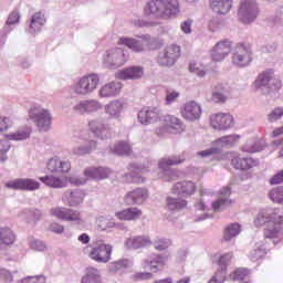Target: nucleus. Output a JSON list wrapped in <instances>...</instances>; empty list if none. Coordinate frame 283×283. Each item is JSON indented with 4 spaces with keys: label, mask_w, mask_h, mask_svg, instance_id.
Masks as SVG:
<instances>
[{
    "label": "nucleus",
    "mask_w": 283,
    "mask_h": 283,
    "mask_svg": "<svg viewBox=\"0 0 283 283\" xmlns=\"http://www.w3.org/2000/svg\"><path fill=\"white\" fill-rule=\"evenodd\" d=\"M178 59H180V46L170 44L159 53L157 63L163 67H171Z\"/></svg>",
    "instance_id": "nucleus-17"
},
{
    "label": "nucleus",
    "mask_w": 283,
    "mask_h": 283,
    "mask_svg": "<svg viewBox=\"0 0 283 283\" xmlns=\"http://www.w3.org/2000/svg\"><path fill=\"white\" fill-rule=\"evenodd\" d=\"M4 187L13 191H36L41 187V184L35 179L17 178L7 181Z\"/></svg>",
    "instance_id": "nucleus-18"
},
{
    "label": "nucleus",
    "mask_w": 283,
    "mask_h": 283,
    "mask_svg": "<svg viewBox=\"0 0 283 283\" xmlns=\"http://www.w3.org/2000/svg\"><path fill=\"white\" fill-rule=\"evenodd\" d=\"M29 247L30 249H32V251H48V245L45 244V242L39 239H31L29 242Z\"/></svg>",
    "instance_id": "nucleus-59"
},
{
    "label": "nucleus",
    "mask_w": 283,
    "mask_h": 283,
    "mask_svg": "<svg viewBox=\"0 0 283 283\" xmlns=\"http://www.w3.org/2000/svg\"><path fill=\"white\" fill-rule=\"evenodd\" d=\"M167 262H169V252L151 254L142 261V265L143 269L149 268L153 273H158V271H163Z\"/></svg>",
    "instance_id": "nucleus-19"
},
{
    "label": "nucleus",
    "mask_w": 283,
    "mask_h": 283,
    "mask_svg": "<svg viewBox=\"0 0 283 283\" xmlns=\"http://www.w3.org/2000/svg\"><path fill=\"white\" fill-rule=\"evenodd\" d=\"M113 249L114 248L112 244L99 241L92 248L88 256L91 260H94V262H98L99 264H107V262L112 260Z\"/></svg>",
    "instance_id": "nucleus-16"
},
{
    "label": "nucleus",
    "mask_w": 283,
    "mask_h": 283,
    "mask_svg": "<svg viewBox=\"0 0 283 283\" xmlns=\"http://www.w3.org/2000/svg\"><path fill=\"white\" fill-rule=\"evenodd\" d=\"M163 127L156 129L157 136L166 134H180L182 132V122L174 115H161Z\"/></svg>",
    "instance_id": "nucleus-15"
},
{
    "label": "nucleus",
    "mask_w": 283,
    "mask_h": 283,
    "mask_svg": "<svg viewBox=\"0 0 283 283\" xmlns=\"http://www.w3.org/2000/svg\"><path fill=\"white\" fill-rule=\"evenodd\" d=\"M151 168V161L147 164H132L128 174L124 175L125 182H135V185H143L145 182L144 174H148Z\"/></svg>",
    "instance_id": "nucleus-14"
},
{
    "label": "nucleus",
    "mask_w": 283,
    "mask_h": 283,
    "mask_svg": "<svg viewBox=\"0 0 283 283\" xmlns=\"http://www.w3.org/2000/svg\"><path fill=\"white\" fill-rule=\"evenodd\" d=\"M180 114L185 120H189L190 123L200 120L202 106L196 101L186 102L180 108Z\"/></svg>",
    "instance_id": "nucleus-23"
},
{
    "label": "nucleus",
    "mask_w": 283,
    "mask_h": 283,
    "mask_svg": "<svg viewBox=\"0 0 283 283\" xmlns=\"http://www.w3.org/2000/svg\"><path fill=\"white\" fill-rule=\"evenodd\" d=\"M269 198L276 205H283V186L272 189L269 192Z\"/></svg>",
    "instance_id": "nucleus-53"
},
{
    "label": "nucleus",
    "mask_w": 283,
    "mask_h": 283,
    "mask_svg": "<svg viewBox=\"0 0 283 283\" xmlns=\"http://www.w3.org/2000/svg\"><path fill=\"white\" fill-rule=\"evenodd\" d=\"M180 98V92L174 90L166 91L165 105H174Z\"/></svg>",
    "instance_id": "nucleus-58"
},
{
    "label": "nucleus",
    "mask_w": 283,
    "mask_h": 283,
    "mask_svg": "<svg viewBox=\"0 0 283 283\" xmlns=\"http://www.w3.org/2000/svg\"><path fill=\"white\" fill-rule=\"evenodd\" d=\"M189 71L192 72V74H197V76H200L201 78L207 74V71H205V67L196 63H190Z\"/></svg>",
    "instance_id": "nucleus-63"
},
{
    "label": "nucleus",
    "mask_w": 283,
    "mask_h": 283,
    "mask_svg": "<svg viewBox=\"0 0 283 283\" xmlns=\"http://www.w3.org/2000/svg\"><path fill=\"white\" fill-rule=\"evenodd\" d=\"M253 61V52L249 44H237L232 52V64L235 67H249Z\"/></svg>",
    "instance_id": "nucleus-11"
},
{
    "label": "nucleus",
    "mask_w": 283,
    "mask_h": 283,
    "mask_svg": "<svg viewBox=\"0 0 283 283\" xmlns=\"http://www.w3.org/2000/svg\"><path fill=\"white\" fill-rule=\"evenodd\" d=\"M254 90L259 94H263V96H271V94L282 90V80L275 75L273 70H266L259 74L254 81Z\"/></svg>",
    "instance_id": "nucleus-5"
},
{
    "label": "nucleus",
    "mask_w": 283,
    "mask_h": 283,
    "mask_svg": "<svg viewBox=\"0 0 283 283\" xmlns=\"http://www.w3.org/2000/svg\"><path fill=\"white\" fill-rule=\"evenodd\" d=\"M163 0H150L144 7V14L148 19H163Z\"/></svg>",
    "instance_id": "nucleus-33"
},
{
    "label": "nucleus",
    "mask_w": 283,
    "mask_h": 283,
    "mask_svg": "<svg viewBox=\"0 0 283 283\" xmlns=\"http://www.w3.org/2000/svg\"><path fill=\"white\" fill-rule=\"evenodd\" d=\"M85 200V192L81 189L66 190L62 196V202L67 207H78Z\"/></svg>",
    "instance_id": "nucleus-32"
},
{
    "label": "nucleus",
    "mask_w": 283,
    "mask_h": 283,
    "mask_svg": "<svg viewBox=\"0 0 283 283\" xmlns=\"http://www.w3.org/2000/svg\"><path fill=\"white\" fill-rule=\"evenodd\" d=\"M283 116V107L279 106L272 109L268 115H266V120L269 123H277V120L282 119Z\"/></svg>",
    "instance_id": "nucleus-56"
},
{
    "label": "nucleus",
    "mask_w": 283,
    "mask_h": 283,
    "mask_svg": "<svg viewBox=\"0 0 283 283\" xmlns=\"http://www.w3.org/2000/svg\"><path fill=\"white\" fill-rule=\"evenodd\" d=\"M149 200V191L147 188H136L126 193L124 201L128 206H140L145 205Z\"/></svg>",
    "instance_id": "nucleus-26"
},
{
    "label": "nucleus",
    "mask_w": 283,
    "mask_h": 283,
    "mask_svg": "<svg viewBox=\"0 0 283 283\" xmlns=\"http://www.w3.org/2000/svg\"><path fill=\"white\" fill-rule=\"evenodd\" d=\"M102 61L105 67H111L112 70H116L118 67H123L127 61H129V54L125 52V50L120 48H114L107 50L103 56Z\"/></svg>",
    "instance_id": "nucleus-10"
},
{
    "label": "nucleus",
    "mask_w": 283,
    "mask_h": 283,
    "mask_svg": "<svg viewBox=\"0 0 283 283\" xmlns=\"http://www.w3.org/2000/svg\"><path fill=\"white\" fill-rule=\"evenodd\" d=\"M101 85V77L96 73H87L75 80L71 85V91L75 96H90L98 90Z\"/></svg>",
    "instance_id": "nucleus-7"
},
{
    "label": "nucleus",
    "mask_w": 283,
    "mask_h": 283,
    "mask_svg": "<svg viewBox=\"0 0 283 283\" xmlns=\"http://www.w3.org/2000/svg\"><path fill=\"white\" fill-rule=\"evenodd\" d=\"M233 0H210V8L216 14H229Z\"/></svg>",
    "instance_id": "nucleus-39"
},
{
    "label": "nucleus",
    "mask_w": 283,
    "mask_h": 283,
    "mask_svg": "<svg viewBox=\"0 0 283 283\" xmlns=\"http://www.w3.org/2000/svg\"><path fill=\"white\" fill-rule=\"evenodd\" d=\"M46 23V19H45V14H43L42 12H35L30 21L29 24V33L30 34H39V32H41L43 25H45Z\"/></svg>",
    "instance_id": "nucleus-37"
},
{
    "label": "nucleus",
    "mask_w": 283,
    "mask_h": 283,
    "mask_svg": "<svg viewBox=\"0 0 283 283\" xmlns=\"http://www.w3.org/2000/svg\"><path fill=\"white\" fill-rule=\"evenodd\" d=\"M46 169L51 174H67L72 169V164L67 159L52 157L46 163Z\"/></svg>",
    "instance_id": "nucleus-30"
},
{
    "label": "nucleus",
    "mask_w": 283,
    "mask_h": 283,
    "mask_svg": "<svg viewBox=\"0 0 283 283\" xmlns=\"http://www.w3.org/2000/svg\"><path fill=\"white\" fill-rule=\"evenodd\" d=\"M210 124L213 129L224 132L233 127V116L229 113H217L210 116Z\"/></svg>",
    "instance_id": "nucleus-24"
},
{
    "label": "nucleus",
    "mask_w": 283,
    "mask_h": 283,
    "mask_svg": "<svg viewBox=\"0 0 283 283\" xmlns=\"http://www.w3.org/2000/svg\"><path fill=\"white\" fill-rule=\"evenodd\" d=\"M20 283H45V276H28Z\"/></svg>",
    "instance_id": "nucleus-64"
},
{
    "label": "nucleus",
    "mask_w": 283,
    "mask_h": 283,
    "mask_svg": "<svg viewBox=\"0 0 283 283\" xmlns=\"http://www.w3.org/2000/svg\"><path fill=\"white\" fill-rule=\"evenodd\" d=\"M264 255H266V247L262 245V243H258L255 249L250 252L249 258L251 262H258V260H262Z\"/></svg>",
    "instance_id": "nucleus-50"
},
{
    "label": "nucleus",
    "mask_w": 283,
    "mask_h": 283,
    "mask_svg": "<svg viewBox=\"0 0 283 283\" xmlns=\"http://www.w3.org/2000/svg\"><path fill=\"white\" fill-rule=\"evenodd\" d=\"M227 156H230L232 167L239 169V171H249V169H253V167H258L260 165L258 159L244 157L239 153H227Z\"/></svg>",
    "instance_id": "nucleus-20"
},
{
    "label": "nucleus",
    "mask_w": 283,
    "mask_h": 283,
    "mask_svg": "<svg viewBox=\"0 0 283 283\" xmlns=\"http://www.w3.org/2000/svg\"><path fill=\"white\" fill-rule=\"evenodd\" d=\"M134 263L129 259H120L108 265L111 273H124L125 269H130Z\"/></svg>",
    "instance_id": "nucleus-49"
},
{
    "label": "nucleus",
    "mask_w": 283,
    "mask_h": 283,
    "mask_svg": "<svg viewBox=\"0 0 283 283\" xmlns=\"http://www.w3.org/2000/svg\"><path fill=\"white\" fill-rule=\"evenodd\" d=\"M39 180H41V182H43V185L46 187H51V189H65V187H67V179L64 177L49 175L45 177H40Z\"/></svg>",
    "instance_id": "nucleus-36"
},
{
    "label": "nucleus",
    "mask_w": 283,
    "mask_h": 283,
    "mask_svg": "<svg viewBox=\"0 0 283 283\" xmlns=\"http://www.w3.org/2000/svg\"><path fill=\"white\" fill-rule=\"evenodd\" d=\"M240 138L241 136L238 134L222 136L212 143L211 148L198 151L197 156H200V158H209V156H216L220 154L222 149H231L235 147L237 144L240 143Z\"/></svg>",
    "instance_id": "nucleus-8"
},
{
    "label": "nucleus",
    "mask_w": 283,
    "mask_h": 283,
    "mask_svg": "<svg viewBox=\"0 0 283 283\" xmlns=\"http://www.w3.org/2000/svg\"><path fill=\"white\" fill-rule=\"evenodd\" d=\"M102 109L103 103L96 98L81 99L73 105V112L78 116H92Z\"/></svg>",
    "instance_id": "nucleus-13"
},
{
    "label": "nucleus",
    "mask_w": 283,
    "mask_h": 283,
    "mask_svg": "<svg viewBox=\"0 0 283 283\" xmlns=\"http://www.w3.org/2000/svg\"><path fill=\"white\" fill-rule=\"evenodd\" d=\"M11 147L10 139H0V163L8 160V151H10Z\"/></svg>",
    "instance_id": "nucleus-52"
},
{
    "label": "nucleus",
    "mask_w": 283,
    "mask_h": 283,
    "mask_svg": "<svg viewBox=\"0 0 283 283\" xmlns=\"http://www.w3.org/2000/svg\"><path fill=\"white\" fill-rule=\"evenodd\" d=\"M260 14V8L255 0H242L239 7V19L242 23H253Z\"/></svg>",
    "instance_id": "nucleus-12"
},
{
    "label": "nucleus",
    "mask_w": 283,
    "mask_h": 283,
    "mask_svg": "<svg viewBox=\"0 0 283 283\" xmlns=\"http://www.w3.org/2000/svg\"><path fill=\"white\" fill-rule=\"evenodd\" d=\"M242 233V226L240 223H230L224 228L223 240L224 242H231L233 238H238Z\"/></svg>",
    "instance_id": "nucleus-47"
},
{
    "label": "nucleus",
    "mask_w": 283,
    "mask_h": 283,
    "mask_svg": "<svg viewBox=\"0 0 283 283\" xmlns=\"http://www.w3.org/2000/svg\"><path fill=\"white\" fill-rule=\"evenodd\" d=\"M32 136V126H22L13 133H9L6 138L8 140H28Z\"/></svg>",
    "instance_id": "nucleus-44"
},
{
    "label": "nucleus",
    "mask_w": 283,
    "mask_h": 283,
    "mask_svg": "<svg viewBox=\"0 0 283 283\" xmlns=\"http://www.w3.org/2000/svg\"><path fill=\"white\" fill-rule=\"evenodd\" d=\"M144 74L145 69H143V66H128L117 71L115 73V78H118L119 81H138V78H143Z\"/></svg>",
    "instance_id": "nucleus-29"
},
{
    "label": "nucleus",
    "mask_w": 283,
    "mask_h": 283,
    "mask_svg": "<svg viewBox=\"0 0 283 283\" xmlns=\"http://www.w3.org/2000/svg\"><path fill=\"white\" fill-rule=\"evenodd\" d=\"M231 98V88L222 84H218L212 91L211 101L218 105H224Z\"/></svg>",
    "instance_id": "nucleus-35"
},
{
    "label": "nucleus",
    "mask_w": 283,
    "mask_h": 283,
    "mask_svg": "<svg viewBox=\"0 0 283 283\" xmlns=\"http://www.w3.org/2000/svg\"><path fill=\"white\" fill-rule=\"evenodd\" d=\"M12 125H14L12 118L8 116H0V134L8 132V129H12Z\"/></svg>",
    "instance_id": "nucleus-60"
},
{
    "label": "nucleus",
    "mask_w": 283,
    "mask_h": 283,
    "mask_svg": "<svg viewBox=\"0 0 283 283\" xmlns=\"http://www.w3.org/2000/svg\"><path fill=\"white\" fill-rule=\"evenodd\" d=\"M96 140H90L87 145H77L74 146L72 149V155L73 156H87V154H92V151L96 150L97 147Z\"/></svg>",
    "instance_id": "nucleus-46"
},
{
    "label": "nucleus",
    "mask_w": 283,
    "mask_h": 283,
    "mask_svg": "<svg viewBox=\"0 0 283 283\" xmlns=\"http://www.w3.org/2000/svg\"><path fill=\"white\" fill-rule=\"evenodd\" d=\"M123 90V83L120 82H108L102 85L97 92L99 98H116Z\"/></svg>",
    "instance_id": "nucleus-31"
},
{
    "label": "nucleus",
    "mask_w": 283,
    "mask_h": 283,
    "mask_svg": "<svg viewBox=\"0 0 283 283\" xmlns=\"http://www.w3.org/2000/svg\"><path fill=\"white\" fill-rule=\"evenodd\" d=\"M171 191L174 196L179 197L167 198L166 202L168 211H182V209L187 208V200L184 198L196 193V184L193 181H180L174 185Z\"/></svg>",
    "instance_id": "nucleus-3"
},
{
    "label": "nucleus",
    "mask_w": 283,
    "mask_h": 283,
    "mask_svg": "<svg viewBox=\"0 0 283 283\" xmlns=\"http://www.w3.org/2000/svg\"><path fill=\"white\" fill-rule=\"evenodd\" d=\"M88 128L101 140H107L112 136V127L103 119H93L88 122Z\"/></svg>",
    "instance_id": "nucleus-25"
},
{
    "label": "nucleus",
    "mask_w": 283,
    "mask_h": 283,
    "mask_svg": "<svg viewBox=\"0 0 283 283\" xmlns=\"http://www.w3.org/2000/svg\"><path fill=\"white\" fill-rule=\"evenodd\" d=\"M231 188L223 187L219 195L213 193L209 189L201 190V199L196 205L199 211H206L207 207H211L212 211H224L227 207L231 206Z\"/></svg>",
    "instance_id": "nucleus-2"
},
{
    "label": "nucleus",
    "mask_w": 283,
    "mask_h": 283,
    "mask_svg": "<svg viewBox=\"0 0 283 283\" xmlns=\"http://www.w3.org/2000/svg\"><path fill=\"white\" fill-rule=\"evenodd\" d=\"M224 280H227V269L222 268L214 273L208 283H224Z\"/></svg>",
    "instance_id": "nucleus-61"
},
{
    "label": "nucleus",
    "mask_w": 283,
    "mask_h": 283,
    "mask_svg": "<svg viewBox=\"0 0 283 283\" xmlns=\"http://www.w3.org/2000/svg\"><path fill=\"white\" fill-rule=\"evenodd\" d=\"M49 213L52 218L64 220L65 222H81V212L78 210L65 207H54L50 209Z\"/></svg>",
    "instance_id": "nucleus-21"
},
{
    "label": "nucleus",
    "mask_w": 283,
    "mask_h": 283,
    "mask_svg": "<svg viewBox=\"0 0 283 283\" xmlns=\"http://www.w3.org/2000/svg\"><path fill=\"white\" fill-rule=\"evenodd\" d=\"M28 119L34 123L39 132H50L54 117L52 116V111L39 103H34L28 109Z\"/></svg>",
    "instance_id": "nucleus-6"
},
{
    "label": "nucleus",
    "mask_w": 283,
    "mask_h": 283,
    "mask_svg": "<svg viewBox=\"0 0 283 283\" xmlns=\"http://www.w3.org/2000/svg\"><path fill=\"white\" fill-rule=\"evenodd\" d=\"M231 260H233V253L229 252L226 254H222L219 258V271H221L222 269H226V275H227V266H229V264H231Z\"/></svg>",
    "instance_id": "nucleus-62"
},
{
    "label": "nucleus",
    "mask_w": 283,
    "mask_h": 283,
    "mask_svg": "<svg viewBox=\"0 0 283 283\" xmlns=\"http://www.w3.org/2000/svg\"><path fill=\"white\" fill-rule=\"evenodd\" d=\"M151 244L156 251H165V249L171 247V241L165 238H157Z\"/></svg>",
    "instance_id": "nucleus-57"
},
{
    "label": "nucleus",
    "mask_w": 283,
    "mask_h": 283,
    "mask_svg": "<svg viewBox=\"0 0 283 283\" xmlns=\"http://www.w3.org/2000/svg\"><path fill=\"white\" fill-rule=\"evenodd\" d=\"M22 216H24V218H27L28 222H39V220H41V218H43V212H41V210H24L22 212Z\"/></svg>",
    "instance_id": "nucleus-54"
},
{
    "label": "nucleus",
    "mask_w": 283,
    "mask_h": 283,
    "mask_svg": "<svg viewBox=\"0 0 283 283\" xmlns=\"http://www.w3.org/2000/svg\"><path fill=\"white\" fill-rule=\"evenodd\" d=\"M264 149V144L260 139L250 138L242 146V151L247 154H256L258 151H262Z\"/></svg>",
    "instance_id": "nucleus-48"
},
{
    "label": "nucleus",
    "mask_w": 283,
    "mask_h": 283,
    "mask_svg": "<svg viewBox=\"0 0 283 283\" xmlns=\"http://www.w3.org/2000/svg\"><path fill=\"white\" fill-rule=\"evenodd\" d=\"M151 238L149 235H132L127 238L124 242L125 249L127 251H138V249H147L151 247Z\"/></svg>",
    "instance_id": "nucleus-28"
},
{
    "label": "nucleus",
    "mask_w": 283,
    "mask_h": 283,
    "mask_svg": "<svg viewBox=\"0 0 283 283\" xmlns=\"http://www.w3.org/2000/svg\"><path fill=\"white\" fill-rule=\"evenodd\" d=\"M117 45H124L132 50V52H145L148 50H158L163 45V40L158 38H151L149 34L140 35L136 38L122 36L118 39Z\"/></svg>",
    "instance_id": "nucleus-4"
},
{
    "label": "nucleus",
    "mask_w": 283,
    "mask_h": 283,
    "mask_svg": "<svg viewBox=\"0 0 283 283\" xmlns=\"http://www.w3.org/2000/svg\"><path fill=\"white\" fill-rule=\"evenodd\" d=\"M163 17H176L180 12V3L178 0H161Z\"/></svg>",
    "instance_id": "nucleus-43"
},
{
    "label": "nucleus",
    "mask_w": 283,
    "mask_h": 283,
    "mask_svg": "<svg viewBox=\"0 0 283 283\" xmlns=\"http://www.w3.org/2000/svg\"><path fill=\"white\" fill-rule=\"evenodd\" d=\"M19 19H21V15H19V12L17 11H13L9 14L7 23L0 32V36H2V45L6 44V39L13 30L12 25H17L19 23Z\"/></svg>",
    "instance_id": "nucleus-38"
},
{
    "label": "nucleus",
    "mask_w": 283,
    "mask_h": 283,
    "mask_svg": "<svg viewBox=\"0 0 283 283\" xmlns=\"http://www.w3.org/2000/svg\"><path fill=\"white\" fill-rule=\"evenodd\" d=\"M232 48L233 43L229 40L218 42L210 52L212 61H214L216 63L224 61L228 55L231 54Z\"/></svg>",
    "instance_id": "nucleus-27"
},
{
    "label": "nucleus",
    "mask_w": 283,
    "mask_h": 283,
    "mask_svg": "<svg viewBox=\"0 0 283 283\" xmlns=\"http://www.w3.org/2000/svg\"><path fill=\"white\" fill-rule=\"evenodd\" d=\"M109 151L115 156H129L132 154V145L127 142H117L109 147Z\"/></svg>",
    "instance_id": "nucleus-45"
},
{
    "label": "nucleus",
    "mask_w": 283,
    "mask_h": 283,
    "mask_svg": "<svg viewBox=\"0 0 283 283\" xmlns=\"http://www.w3.org/2000/svg\"><path fill=\"white\" fill-rule=\"evenodd\" d=\"M185 160H187L185 153L161 158L158 163V168L160 169L159 178H161V180H166L167 182L170 180H176V178H178V172L170 169V167L174 165H182Z\"/></svg>",
    "instance_id": "nucleus-9"
},
{
    "label": "nucleus",
    "mask_w": 283,
    "mask_h": 283,
    "mask_svg": "<svg viewBox=\"0 0 283 283\" xmlns=\"http://www.w3.org/2000/svg\"><path fill=\"white\" fill-rule=\"evenodd\" d=\"M125 109V104L118 99H114L105 105V113L111 116V118H120Z\"/></svg>",
    "instance_id": "nucleus-41"
},
{
    "label": "nucleus",
    "mask_w": 283,
    "mask_h": 283,
    "mask_svg": "<svg viewBox=\"0 0 283 283\" xmlns=\"http://www.w3.org/2000/svg\"><path fill=\"white\" fill-rule=\"evenodd\" d=\"M112 175V169L107 167H88L84 170V176L88 180H105Z\"/></svg>",
    "instance_id": "nucleus-34"
},
{
    "label": "nucleus",
    "mask_w": 283,
    "mask_h": 283,
    "mask_svg": "<svg viewBox=\"0 0 283 283\" xmlns=\"http://www.w3.org/2000/svg\"><path fill=\"white\" fill-rule=\"evenodd\" d=\"M97 227L101 231H109L116 227V221L112 218L98 217Z\"/></svg>",
    "instance_id": "nucleus-51"
},
{
    "label": "nucleus",
    "mask_w": 283,
    "mask_h": 283,
    "mask_svg": "<svg viewBox=\"0 0 283 283\" xmlns=\"http://www.w3.org/2000/svg\"><path fill=\"white\" fill-rule=\"evenodd\" d=\"M17 242V234L14 230H11L9 227L0 228V249L1 247H12Z\"/></svg>",
    "instance_id": "nucleus-40"
},
{
    "label": "nucleus",
    "mask_w": 283,
    "mask_h": 283,
    "mask_svg": "<svg viewBox=\"0 0 283 283\" xmlns=\"http://www.w3.org/2000/svg\"><path fill=\"white\" fill-rule=\"evenodd\" d=\"M137 119L142 125H154L163 120V112L158 107H144L137 114Z\"/></svg>",
    "instance_id": "nucleus-22"
},
{
    "label": "nucleus",
    "mask_w": 283,
    "mask_h": 283,
    "mask_svg": "<svg viewBox=\"0 0 283 283\" xmlns=\"http://www.w3.org/2000/svg\"><path fill=\"white\" fill-rule=\"evenodd\" d=\"M115 216L118 220H125V221L138 220L140 216H143V210L138 208H128V209L115 212Z\"/></svg>",
    "instance_id": "nucleus-42"
},
{
    "label": "nucleus",
    "mask_w": 283,
    "mask_h": 283,
    "mask_svg": "<svg viewBox=\"0 0 283 283\" xmlns=\"http://www.w3.org/2000/svg\"><path fill=\"white\" fill-rule=\"evenodd\" d=\"M249 270L244 269V268H239L237 270H234L233 274H232V280L233 282H244V280H248L249 277Z\"/></svg>",
    "instance_id": "nucleus-55"
},
{
    "label": "nucleus",
    "mask_w": 283,
    "mask_h": 283,
    "mask_svg": "<svg viewBox=\"0 0 283 283\" xmlns=\"http://www.w3.org/2000/svg\"><path fill=\"white\" fill-rule=\"evenodd\" d=\"M255 227L265 226L264 235L268 240H273V244H277L283 240V216L277 214L273 209L261 210L255 219Z\"/></svg>",
    "instance_id": "nucleus-1"
}]
</instances>
